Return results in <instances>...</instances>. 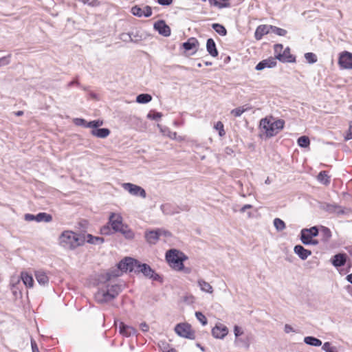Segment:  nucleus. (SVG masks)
Wrapping results in <instances>:
<instances>
[{"instance_id":"9","label":"nucleus","mask_w":352,"mask_h":352,"mask_svg":"<svg viewBox=\"0 0 352 352\" xmlns=\"http://www.w3.org/2000/svg\"><path fill=\"white\" fill-rule=\"evenodd\" d=\"M122 187L132 195L140 196L142 198H146V197L144 189L138 185L131 183H124Z\"/></svg>"},{"instance_id":"4","label":"nucleus","mask_w":352,"mask_h":352,"mask_svg":"<svg viewBox=\"0 0 352 352\" xmlns=\"http://www.w3.org/2000/svg\"><path fill=\"white\" fill-rule=\"evenodd\" d=\"M187 256L181 251L176 249H171L166 252V259L173 270L182 271L184 268V261L187 259Z\"/></svg>"},{"instance_id":"28","label":"nucleus","mask_w":352,"mask_h":352,"mask_svg":"<svg viewBox=\"0 0 352 352\" xmlns=\"http://www.w3.org/2000/svg\"><path fill=\"white\" fill-rule=\"evenodd\" d=\"M21 278L23 283V284L30 288L33 287L34 280L31 275H30L27 272H21Z\"/></svg>"},{"instance_id":"27","label":"nucleus","mask_w":352,"mask_h":352,"mask_svg":"<svg viewBox=\"0 0 352 352\" xmlns=\"http://www.w3.org/2000/svg\"><path fill=\"white\" fill-rule=\"evenodd\" d=\"M199 45V42L197 38L191 37L188 41L183 43V47L186 50H191L195 49Z\"/></svg>"},{"instance_id":"54","label":"nucleus","mask_w":352,"mask_h":352,"mask_svg":"<svg viewBox=\"0 0 352 352\" xmlns=\"http://www.w3.org/2000/svg\"><path fill=\"white\" fill-rule=\"evenodd\" d=\"M303 244L305 245H316L318 244V241L316 239H309L308 241H305L304 242H302Z\"/></svg>"},{"instance_id":"32","label":"nucleus","mask_w":352,"mask_h":352,"mask_svg":"<svg viewBox=\"0 0 352 352\" xmlns=\"http://www.w3.org/2000/svg\"><path fill=\"white\" fill-rule=\"evenodd\" d=\"M305 344L314 346H320L322 345V341L313 336H307L304 338Z\"/></svg>"},{"instance_id":"59","label":"nucleus","mask_w":352,"mask_h":352,"mask_svg":"<svg viewBox=\"0 0 352 352\" xmlns=\"http://www.w3.org/2000/svg\"><path fill=\"white\" fill-rule=\"evenodd\" d=\"M239 342H241V343L243 342V343H244V346H245L247 349H248V348H249L250 344H249V343H248V342H243V340L242 339H241V338H236V340H235V343L237 344H239Z\"/></svg>"},{"instance_id":"63","label":"nucleus","mask_w":352,"mask_h":352,"mask_svg":"<svg viewBox=\"0 0 352 352\" xmlns=\"http://www.w3.org/2000/svg\"><path fill=\"white\" fill-rule=\"evenodd\" d=\"M78 82L77 80H73V81H71L69 84H68V87H72L74 85H78Z\"/></svg>"},{"instance_id":"31","label":"nucleus","mask_w":352,"mask_h":352,"mask_svg":"<svg viewBox=\"0 0 352 352\" xmlns=\"http://www.w3.org/2000/svg\"><path fill=\"white\" fill-rule=\"evenodd\" d=\"M122 234L127 239H132L134 237L133 232L128 227L127 225H124L119 230Z\"/></svg>"},{"instance_id":"12","label":"nucleus","mask_w":352,"mask_h":352,"mask_svg":"<svg viewBox=\"0 0 352 352\" xmlns=\"http://www.w3.org/2000/svg\"><path fill=\"white\" fill-rule=\"evenodd\" d=\"M318 235V229L316 226L311 228H304L300 232V240L302 242L311 239Z\"/></svg>"},{"instance_id":"7","label":"nucleus","mask_w":352,"mask_h":352,"mask_svg":"<svg viewBox=\"0 0 352 352\" xmlns=\"http://www.w3.org/2000/svg\"><path fill=\"white\" fill-rule=\"evenodd\" d=\"M162 234L168 236H170V232L162 229L149 230L145 232V239L149 244L153 245L158 241L160 236Z\"/></svg>"},{"instance_id":"60","label":"nucleus","mask_w":352,"mask_h":352,"mask_svg":"<svg viewBox=\"0 0 352 352\" xmlns=\"http://www.w3.org/2000/svg\"><path fill=\"white\" fill-rule=\"evenodd\" d=\"M347 140L352 139V122L349 124V133L346 138Z\"/></svg>"},{"instance_id":"36","label":"nucleus","mask_w":352,"mask_h":352,"mask_svg":"<svg viewBox=\"0 0 352 352\" xmlns=\"http://www.w3.org/2000/svg\"><path fill=\"white\" fill-rule=\"evenodd\" d=\"M52 219V217L50 214H47L45 212H40L36 214V221L37 222H50Z\"/></svg>"},{"instance_id":"6","label":"nucleus","mask_w":352,"mask_h":352,"mask_svg":"<svg viewBox=\"0 0 352 352\" xmlns=\"http://www.w3.org/2000/svg\"><path fill=\"white\" fill-rule=\"evenodd\" d=\"M175 331L176 333L183 338L194 340L195 338V332L191 329L190 324L187 323H180L175 326Z\"/></svg>"},{"instance_id":"10","label":"nucleus","mask_w":352,"mask_h":352,"mask_svg":"<svg viewBox=\"0 0 352 352\" xmlns=\"http://www.w3.org/2000/svg\"><path fill=\"white\" fill-rule=\"evenodd\" d=\"M109 224L114 232H118V230L124 225L122 223V216L118 213L114 212L111 213L109 217Z\"/></svg>"},{"instance_id":"25","label":"nucleus","mask_w":352,"mask_h":352,"mask_svg":"<svg viewBox=\"0 0 352 352\" xmlns=\"http://www.w3.org/2000/svg\"><path fill=\"white\" fill-rule=\"evenodd\" d=\"M197 284L202 292L208 294H212L213 292V288L211 285L209 283L205 281L204 279H199L197 280Z\"/></svg>"},{"instance_id":"16","label":"nucleus","mask_w":352,"mask_h":352,"mask_svg":"<svg viewBox=\"0 0 352 352\" xmlns=\"http://www.w3.org/2000/svg\"><path fill=\"white\" fill-rule=\"evenodd\" d=\"M137 272H142L145 276L149 278H153L155 280L157 279L156 277H154V272L147 264H140L138 262L137 266Z\"/></svg>"},{"instance_id":"2","label":"nucleus","mask_w":352,"mask_h":352,"mask_svg":"<svg viewBox=\"0 0 352 352\" xmlns=\"http://www.w3.org/2000/svg\"><path fill=\"white\" fill-rule=\"evenodd\" d=\"M59 243L65 248L73 250L85 244V237L82 234L67 230L60 236Z\"/></svg>"},{"instance_id":"44","label":"nucleus","mask_w":352,"mask_h":352,"mask_svg":"<svg viewBox=\"0 0 352 352\" xmlns=\"http://www.w3.org/2000/svg\"><path fill=\"white\" fill-rule=\"evenodd\" d=\"M305 58L309 63H314L317 61L316 55L311 52L306 53Z\"/></svg>"},{"instance_id":"17","label":"nucleus","mask_w":352,"mask_h":352,"mask_svg":"<svg viewBox=\"0 0 352 352\" xmlns=\"http://www.w3.org/2000/svg\"><path fill=\"white\" fill-rule=\"evenodd\" d=\"M271 28L272 25H261L258 26L254 33L255 38L258 41L261 40L264 35L270 32Z\"/></svg>"},{"instance_id":"50","label":"nucleus","mask_w":352,"mask_h":352,"mask_svg":"<svg viewBox=\"0 0 352 352\" xmlns=\"http://www.w3.org/2000/svg\"><path fill=\"white\" fill-rule=\"evenodd\" d=\"M100 232L102 234L109 235L112 233L111 229L109 225L104 226L100 229Z\"/></svg>"},{"instance_id":"37","label":"nucleus","mask_w":352,"mask_h":352,"mask_svg":"<svg viewBox=\"0 0 352 352\" xmlns=\"http://www.w3.org/2000/svg\"><path fill=\"white\" fill-rule=\"evenodd\" d=\"M274 226L278 232L283 230L286 227L285 222L279 218L274 219Z\"/></svg>"},{"instance_id":"3","label":"nucleus","mask_w":352,"mask_h":352,"mask_svg":"<svg viewBox=\"0 0 352 352\" xmlns=\"http://www.w3.org/2000/svg\"><path fill=\"white\" fill-rule=\"evenodd\" d=\"M283 120H274V118H263L260 121V128L267 138H271L279 133L284 127Z\"/></svg>"},{"instance_id":"56","label":"nucleus","mask_w":352,"mask_h":352,"mask_svg":"<svg viewBox=\"0 0 352 352\" xmlns=\"http://www.w3.org/2000/svg\"><path fill=\"white\" fill-rule=\"evenodd\" d=\"M31 345H32V352H39L38 348L36 345V343L33 339H31Z\"/></svg>"},{"instance_id":"55","label":"nucleus","mask_w":352,"mask_h":352,"mask_svg":"<svg viewBox=\"0 0 352 352\" xmlns=\"http://www.w3.org/2000/svg\"><path fill=\"white\" fill-rule=\"evenodd\" d=\"M140 327L143 332H147L149 329V327L146 322H142L140 324Z\"/></svg>"},{"instance_id":"19","label":"nucleus","mask_w":352,"mask_h":352,"mask_svg":"<svg viewBox=\"0 0 352 352\" xmlns=\"http://www.w3.org/2000/svg\"><path fill=\"white\" fill-rule=\"evenodd\" d=\"M278 60L283 63H294L295 57L290 54L289 47L285 49L282 54H278Z\"/></svg>"},{"instance_id":"48","label":"nucleus","mask_w":352,"mask_h":352,"mask_svg":"<svg viewBox=\"0 0 352 352\" xmlns=\"http://www.w3.org/2000/svg\"><path fill=\"white\" fill-rule=\"evenodd\" d=\"M133 36V32L131 33H124V34H122L121 36H120V38L125 41V42H127V41H135L133 39V38L132 37Z\"/></svg>"},{"instance_id":"23","label":"nucleus","mask_w":352,"mask_h":352,"mask_svg":"<svg viewBox=\"0 0 352 352\" xmlns=\"http://www.w3.org/2000/svg\"><path fill=\"white\" fill-rule=\"evenodd\" d=\"M85 237V243L87 241L91 244H101L104 242V239L102 237L94 236L90 234H82Z\"/></svg>"},{"instance_id":"41","label":"nucleus","mask_w":352,"mask_h":352,"mask_svg":"<svg viewBox=\"0 0 352 352\" xmlns=\"http://www.w3.org/2000/svg\"><path fill=\"white\" fill-rule=\"evenodd\" d=\"M321 234L322 235L324 241H328L331 237V232L327 227H324V226L322 227Z\"/></svg>"},{"instance_id":"47","label":"nucleus","mask_w":352,"mask_h":352,"mask_svg":"<svg viewBox=\"0 0 352 352\" xmlns=\"http://www.w3.org/2000/svg\"><path fill=\"white\" fill-rule=\"evenodd\" d=\"M214 128L215 129L219 131V135L221 137L223 136L226 134L225 131L223 129V124L221 122H217L214 125Z\"/></svg>"},{"instance_id":"51","label":"nucleus","mask_w":352,"mask_h":352,"mask_svg":"<svg viewBox=\"0 0 352 352\" xmlns=\"http://www.w3.org/2000/svg\"><path fill=\"white\" fill-rule=\"evenodd\" d=\"M162 116V114L161 113H159V112H154V113H149L148 115H147V117L150 119H152V120H157V119H160L161 118Z\"/></svg>"},{"instance_id":"40","label":"nucleus","mask_w":352,"mask_h":352,"mask_svg":"<svg viewBox=\"0 0 352 352\" xmlns=\"http://www.w3.org/2000/svg\"><path fill=\"white\" fill-rule=\"evenodd\" d=\"M322 349L325 352H338L336 347L331 346V344L329 342L323 344Z\"/></svg>"},{"instance_id":"46","label":"nucleus","mask_w":352,"mask_h":352,"mask_svg":"<svg viewBox=\"0 0 352 352\" xmlns=\"http://www.w3.org/2000/svg\"><path fill=\"white\" fill-rule=\"evenodd\" d=\"M103 122L100 120H93L91 122H89L86 125L87 127L92 128L93 129H98V127L101 125H102Z\"/></svg>"},{"instance_id":"64","label":"nucleus","mask_w":352,"mask_h":352,"mask_svg":"<svg viewBox=\"0 0 352 352\" xmlns=\"http://www.w3.org/2000/svg\"><path fill=\"white\" fill-rule=\"evenodd\" d=\"M186 274H189L190 272H191V270L188 267H186L185 268L184 267L183 270H182Z\"/></svg>"},{"instance_id":"21","label":"nucleus","mask_w":352,"mask_h":352,"mask_svg":"<svg viewBox=\"0 0 352 352\" xmlns=\"http://www.w3.org/2000/svg\"><path fill=\"white\" fill-rule=\"evenodd\" d=\"M346 261V256L344 254H336L331 259L333 266L338 267L344 265Z\"/></svg>"},{"instance_id":"34","label":"nucleus","mask_w":352,"mask_h":352,"mask_svg":"<svg viewBox=\"0 0 352 352\" xmlns=\"http://www.w3.org/2000/svg\"><path fill=\"white\" fill-rule=\"evenodd\" d=\"M152 96L148 94H141L136 97V102L140 104H146L151 101Z\"/></svg>"},{"instance_id":"22","label":"nucleus","mask_w":352,"mask_h":352,"mask_svg":"<svg viewBox=\"0 0 352 352\" xmlns=\"http://www.w3.org/2000/svg\"><path fill=\"white\" fill-rule=\"evenodd\" d=\"M206 49L208 52L212 57L218 56V51L216 47V44L212 38H208L206 43Z\"/></svg>"},{"instance_id":"5","label":"nucleus","mask_w":352,"mask_h":352,"mask_svg":"<svg viewBox=\"0 0 352 352\" xmlns=\"http://www.w3.org/2000/svg\"><path fill=\"white\" fill-rule=\"evenodd\" d=\"M138 261L131 257H126L122 260L118 265V270L116 272L107 273V280H110L112 277H117L120 276V272H137V266Z\"/></svg>"},{"instance_id":"57","label":"nucleus","mask_w":352,"mask_h":352,"mask_svg":"<svg viewBox=\"0 0 352 352\" xmlns=\"http://www.w3.org/2000/svg\"><path fill=\"white\" fill-rule=\"evenodd\" d=\"M173 0H157V3L162 6H168L171 4Z\"/></svg>"},{"instance_id":"30","label":"nucleus","mask_w":352,"mask_h":352,"mask_svg":"<svg viewBox=\"0 0 352 352\" xmlns=\"http://www.w3.org/2000/svg\"><path fill=\"white\" fill-rule=\"evenodd\" d=\"M317 179L320 183L326 186L330 184V177L328 175L327 171L324 170L319 173L317 176Z\"/></svg>"},{"instance_id":"33","label":"nucleus","mask_w":352,"mask_h":352,"mask_svg":"<svg viewBox=\"0 0 352 352\" xmlns=\"http://www.w3.org/2000/svg\"><path fill=\"white\" fill-rule=\"evenodd\" d=\"M157 126L160 128L161 133L170 139L175 140L177 138V133L176 132H172L168 127L166 126H162L161 125L158 124Z\"/></svg>"},{"instance_id":"13","label":"nucleus","mask_w":352,"mask_h":352,"mask_svg":"<svg viewBox=\"0 0 352 352\" xmlns=\"http://www.w3.org/2000/svg\"><path fill=\"white\" fill-rule=\"evenodd\" d=\"M228 333V329L223 324H217L212 329V336L217 339H223Z\"/></svg>"},{"instance_id":"49","label":"nucleus","mask_w":352,"mask_h":352,"mask_svg":"<svg viewBox=\"0 0 352 352\" xmlns=\"http://www.w3.org/2000/svg\"><path fill=\"white\" fill-rule=\"evenodd\" d=\"M282 50H283V45L281 44H276L274 45V53H275V58L276 60L278 59V54H282L281 52H282Z\"/></svg>"},{"instance_id":"38","label":"nucleus","mask_w":352,"mask_h":352,"mask_svg":"<svg viewBox=\"0 0 352 352\" xmlns=\"http://www.w3.org/2000/svg\"><path fill=\"white\" fill-rule=\"evenodd\" d=\"M213 29L220 35L225 36L227 34L226 29L221 24L214 23L212 24Z\"/></svg>"},{"instance_id":"58","label":"nucleus","mask_w":352,"mask_h":352,"mask_svg":"<svg viewBox=\"0 0 352 352\" xmlns=\"http://www.w3.org/2000/svg\"><path fill=\"white\" fill-rule=\"evenodd\" d=\"M284 331L286 333H289L290 332H294L293 327L290 326L289 324H285L284 327Z\"/></svg>"},{"instance_id":"61","label":"nucleus","mask_w":352,"mask_h":352,"mask_svg":"<svg viewBox=\"0 0 352 352\" xmlns=\"http://www.w3.org/2000/svg\"><path fill=\"white\" fill-rule=\"evenodd\" d=\"M252 208V206L250 204L244 205L240 210L241 212H245L247 209H250Z\"/></svg>"},{"instance_id":"26","label":"nucleus","mask_w":352,"mask_h":352,"mask_svg":"<svg viewBox=\"0 0 352 352\" xmlns=\"http://www.w3.org/2000/svg\"><path fill=\"white\" fill-rule=\"evenodd\" d=\"M35 277L38 283L41 285H46L49 282V278L45 272L43 271H36L35 272Z\"/></svg>"},{"instance_id":"8","label":"nucleus","mask_w":352,"mask_h":352,"mask_svg":"<svg viewBox=\"0 0 352 352\" xmlns=\"http://www.w3.org/2000/svg\"><path fill=\"white\" fill-rule=\"evenodd\" d=\"M338 65L340 68L352 69V53L344 51L339 54Z\"/></svg>"},{"instance_id":"1","label":"nucleus","mask_w":352,"mask_h":352,"mask_svg":"<svg viewBox=\"0 0 352 352\" xmlns=\"http://www.w3.org/2000/svg\"><path fill=\"white\" fill-rule=\"evenodd\" d=\"M105 282L95 294V299L99 303H105L114 299L121 292V285L113 284L106 278Z\"/></svg>"},{"instance_id":"24","label":"nucleus","mask_w":352,"mask_h":352,"mask_svg":"<svg viewBox=\"0 0 352 352\" xmlns=\"http://www.w3.org/2000/svg\"><path fill=\"white\" fill-rule=\"evenodd\" d=\"M91 133L97 138H105L110 134V131L107 128H101L92 129Z\"/></svg>"},{"instance_id":"18","label":"nucleus","mask_w":352,"mask_h":352,"mask_svg":"<svg viewBox=\"0 0 352 352\" xmlns=\"http://www.w3.org/2000/svg\"><path fill=\"white\" fill-rule=\"evenodd\" d=\"M294 252L302 260H305L311 254V252L309 250L305 249L300 245H296L294 248Z\"/></svg>"},{"instance_id":"20","label":"nucleus","mask_w":352,"mask_h":352,"mask_svg":"<svg viewBox=\"0 0 352 352\" xmlns=\"http://www.w3.org/2000/svg\"><path fill=\"white\" fill-rule=\"evenodd\" d=\"M119 329L120 333L126 337L135 335L136 333V330L133 327L126 325L123 322L120 323Z\"/></svg>"},{"instance_id":"15","label":"nucleus","mask_w":352,"mask_h":352,"mask_svg":"<svg viewBox=\"0 0 352 352\" xmlns=\"http://www.w3.org/2000/svg\"><path fill=\"white\" fill-rule=\"evenodd\" d=\"M276 65V60L274 58H269L265 60H263L262 61L259 62L256 66V70H263L265 68H272L275 67Z\"/></svg>"},{"instance_id":"35","label":"nucleus","mask_w":352,"mask_h":352,"mask_svg":"<svg viewBox=\"0 0 352 352\" xmlns=\"http://www.w3.org/2000/svg\"><path fill=\"white\" fill-rule=\"evenodd\" d=\"M327 210L329 211L335 212L338 214H343L346 213V208H343L341 206L337 205H328ZM349 211L348 209H346Z\"/></svg>"},{"instance_id":"53","label":"nucleus","mask_w":352,"mask_h":352,"mask_svg":"<svg viewBox=\"0 0 352 352\" xmlns=\"http://www.w3.org/2000/svg\"><path fill=\"white\" fill-rule=\"evenodd\" d=\"M24 218L26 221H36V215H34L32 214H25Z\"/></svg>"},{"instance_id":"45","label":"nucleus","mask_w":352,"mask_h":352,"mask_svg":"<svg viewBox=\"0 0 352 352\" xmlns=\"http://www.w3.org/2000/svg\"><path fill=\"white\" fill-rule=\"evenodd\" d=\"M271 31L273 33H274L278 36H285L287 34V30L280 28H278V27H276V26H272V25Z\"/></svg>"},{"instance_id":"43","label":"nucleus","mask_w":352,"mask_h":352,"mask_svg":"<svg viewBox=\"0 0 352 352\" xmlns=\"http://www.w3.org/2000/svg\"><path fill=\"white\" fill-rule=\"evenodd\" d=\"M195 316L197 319L202 324V325L205 326L208 323V320L206 317L200 311L195 312Z\"/></svg>"},{"instance_id":"42","label":"nucleus","mask_w":352,"mask_h":352,"mask_svg":"<svg viewBox=\"0 0 352 352\" xmlns=\"http://www.w3.org/2000/svg\"><path fill=\"white\" fill-rule=\"evenodd\" d=\"M248 110L247 108L244 107H239L238 108L234 109L231 111V114L235 117H239L242 115L243 113Z\"/></svg>"},{"instance_id":"29","label":"nucleus","mask_w":352,"mask_h":352,"mask_svg":"<svg viewBox=\"0 0 352 352\" xmlns=\"http://www.w3.org/2000/svg\"><path fill=\"white\" fill-rule=\"evenodd\" d=\"M230 0H208L210 5L219 8H228L230 6Z\"/></svg>"},{"instance_id":"39","label":"nucleus","mask_w":352,"mask_h":352,"mask_svg":"<svg viewBox=\"0 0 352 352\" xmlns=\"http://www.w3.org/2000/svg\"><path fill=\"white\" fill-rule=\"evenodd\" d=\"M298 144L300 147L307 148L309 146L310 140L307 136H301L298 139Z\"/></svg>"},{"instance_id":"62","label":"nucleus","mask_w":352,"mask_h":352,"mask_svg":"<svg viewBox=\"0 0 352 352\" xmlns=\"http://www.w3.org/2000/svg\"><path fill=\"white\" fill-rule=\"evenodd\" d=\"M346 279L348 282L352 284V273L350 274H348L346 277Z\"/></svg>"},{"instance_id":"52","label":"nucleus","mask_w":352,"mask_h":352,"mask_svg":"<svg viewBox=\"0 0 352 352\" xmlns=\"http://www.w3.org/2000/svg\"><path fill=\"white\" fill-rule=\"evenodd\" d=\"M234 333L236 338H238L240 336H241L243 333V331L240 327L235 325L234 327Z\"/></svg>"},{"instance_id":"14","label":"nucleus","mask_w":352,"mask_h":352,"mask_svg":"<svg viewBox=\"0 0 352 352\" xmlns=\"http://www.w3.org/2000/svg\"><path fill=\"white\" fill-rule=\"evenodd\" d=\"M154 28L164 36H168L170 34V29L164 21H158L155 23Z\"/></svg>"},{"instance_id":"11","label":"nucleus","mask_w":352,"mask_h":352,"mask_svg":"<svg viewBox=\"0 0 352 352\" xmlns=\"http://www.w3.org/2000/svg\"><path fill=\"white\" fill-rule=\"evenodd\" d=\"M131 13L136 16L142 17H149L152 14V9L148 6H145L143 8H140L138 6H135L131 8Z\"/></svg>"}]
</instances>
